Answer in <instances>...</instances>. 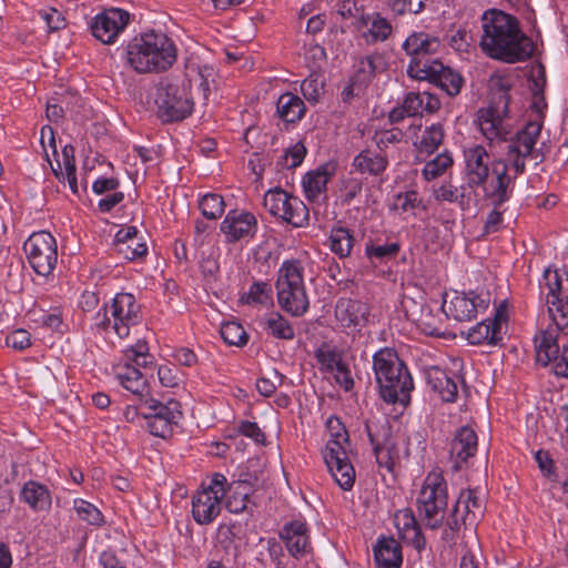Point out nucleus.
Instances as JSON below:
<instances>
[{
	"label": "nucleus",
	"mask_w": 568,
	"mask_h": 568,
	"mask_svg": "<svg viewBox=\"0 0 568 568\" xmlns=\"http://www.w3.org/2000/svg\"><path fill=\"white\" fill-rule=\"evenodd\" d=\"M479 47L489 58L506 63L529 59L534 43L527 37L516 17L498 9L484 11L480 18Z\"/></svg>",
	"instance_id": "1"
},
{
	"label": "nucleus",
	"mask_w": 568,
	"mask_h": 568,
	"mask_svg": "<svg viewBox=\"0 0 568 568\" xmlns=\"http://www.w3.org/2000/svg\"><path fill=\"white\" fill-rule=\"evenodd\" d=\"M467 184L481 187L484 195L495 206H501L513 196L515 176L505 160L491 158L481 144L463 151Z\"/></svg>",
	"instance_id": "2"
},
{
	"label": "nucleus",
	"mask_w": 568,
	"mask_h": 568,
	"mask_svg": "<svg viewBox=\"0 0 568 568\" xmlns=\"http://www.w3.org/2000/svg\"><path fill=\"white\" fill-rule=\"evenodd\" d=\"M128 64L138 73L162 72L176 61L173 40L161 31H149L134 37L125 50Z\"/></svg>",
	"instance_id": "3"
},
{
	"label": "nucleus",
	"mask_w": 568,
	"mask_h": 568,
	"mask_svg": "<svg viewBox=\"0 0 568 568\" xmlns=\"http://www.w3.org/2000/svg\"><path fill=\"white\" fill-rule=\"evenodd\" d=\"M373 369L381 398L406 406L414 389L413 377L396 351L384 347L373 355Z\"/></svg>",
	"instance_id": "4"
},
{
	"label": "nucleus",
	"mask_w": 568,
	"mask_h": 568,
	"mask_svg": "<svg viewBox=\"0 0 568 568\" xmlns=\"http://www.w3.org/2000/svg\"><path fill=\"white\" fill-rule=\"evenodd\" d=\"M142 321V305L135 295L120 292L95 313L93 327L100 333H113L119 338L124 339L130 336L131 328Z\"/></svg>",
	"instance_id": "5"
},
{
	"label": "nucleus",
	"mask_w": 568,
	"mask_h": 568,
	"mask_svg": "<svg viewBox=\"0 0 568 568\" xmlns=\"http://www.w3.org/2000/svg\"><path fill=\"white\" fill-rule=\"evenodd\" d=\"M328 439L323 449L325 465L335 483L343 490H351L354 486L356 473L351 460V444L348 433L337 417H329L326 422Z\"/></svg>",
	"instance_id": "6"
},
{
	"label": "nucleus",
	"mask_w": 568,
	"mask_h": 568,
	"mask_svg": "<svg viewBox=\"0 0 568 568\" xmlns=\"http://www.w3.org/2000/svg\"><path fill=\"white\" fill-rule=\"evenodd\" d=\"M280 306L293 316H302L308 310L304 284V266L300 260H286L278 270L276 281Z\"/></svg>",
	"instance_id": "7"
},
{
	"label": "nucleus",
	"mask_w": 568,
	"mask_h": 568,
	"mask_svg": "<svg viewBox=\"0 0 568 568\" xmlns=\"http://www.w3.org/2000/svg\"><path fill=\"white\" fill-rule=\"evenodd\" d=\"M448 505V487L443 471H429L418 491L416 506L420 519L430 529L439 528L445 519Z\"/></svg>",
	"instance_id": "8"
},
{
	"label": "nucleus",
	"mask_w": 568,
	"mask_h": 568,
	"mask_svg": "<svg viewBox=\"0 0 568 568\" xmlns=\"http://www.w3.org/2000/svg\"><path fill=\"white\" fill-rule=\"evenodd\" d=\"M154 102L156 115L164 123L186 119L192 114L194 108L189 85L170 79H164L156 84Z\"/></svg>",
	"instance_id": "9"
},
{
	"label": "nucleus",
	"mask_w": 568,
	"mask_h": 568,
	"mask_svg": "<svg viewBox=\"0 0 568 568\" xmlns=\"http://www.w3.org/2000/svg\"><path fill=\"white\" fill-rule=\"evenodd\" d=\"M227 478L221 473H214L209 481L201 485L191 500L192 518L197 525H210L222 511L223 499L226 496Z\"/></svg>",
	"instance_id": "10"
},
{
	"label": "nucleus",
	"mask_w": 568,
	"mask_h": 568,
	"mask_svg": "<svg viewBox=\"0 0 568 568\" xmlns=\"http://www.w3.org/2000/svg\"><path fill=\"white\" fill-rule=\"evenodd\" d=\"M508 106L509 94L506 90L500 89L494 93L487 106L480 108L477 111L476 123L489 145L506 142L510 134L507 123Z\"/></svg>",
	"instance_id": "11"
},
{
	"label": "nucleus",
	"mask_w": 568,
	"mask_h": 568,
	"mask_svg": "<svg viewBox=\"0 0 568 568\" xmlns=\"http://www.w3.org/2000/svg\"><path fill=\"white\" fill-rule=\"evenodd\" d=\"M144 425L149 433L160 438L172 436L183 418L181 404L174 398L160 400L148 396L143 403Z\"/></svg>",
	"instance_id": "12"
},
{
	"label": "nucleus",
	"mask_w": 568,
	"mask_h": 568,
	"mask_svg": "<svg viewBox=\"0 0 568 568\" xmlns=\"http://www.w3.org/2000/svg\"><path fill=\"white\" fill-rule=\"evenodd\" d=\"M539 292L557 331L568 335V295L564 292L561 275L557 270L544 271L539 280Z\"/></svg>",
	"instance_id": "13"
},
{
	"label": "nucleus",
	"mask_w": 568,
	"mask_h": 568,
	"mask_svg": "<svg viewBox=\"0 0 568 568\" xmlns=\"http://www.w3.org/2000/svg\"><path fill=\"white\" fill-rule=\"evenodd\" d=\"M263 205L274 217L291 224L294 227L308 225L310 210L296 195H293L281 187L268 190L264 194Z\"/></svg>",
	"instance_id": "14"
},
{
	"label": "nucleus",
	"mask_w": 568,
	"mask_h": 568,
	"mask_svg": "<svg viewBox=\"0 0 568 568\" xmlns=\"http://www.w3.org/2000/svg\"><path fill=\"white\" fill-rule=\"evenodd\" d=\"M440 108V101L427 91L409 92L404 98L400 105L395 106L388 115L390 123H399L405 118H413V122L408 125L405 134L409 139L417 138V133L422 129L420 118L424 112L433 113Z\"/></svg>",
	"instance_id": "15"
},
{
	"label": "nucleus",
	"mask_w": 568,
	"mask_h": 568,
	"mask_svg": "<svg viewBox=\"0 0 568 568\" xmlns=\"http://www.w3.org/2000/svg\"><path fill=\"white\" fill-rule=\"evenodd\" d=\"M542 121H529L519 130L507 145L506 162L511 165L515 180L525 172L526 160L537 159L536 143L540 136Z\"/></svg>",
	"instance_id": "16"
},
{
	"label": "nucleus",
	"mask_w": 568,
	"mask_h": 568,
	"mask_svg": "<svg viewBox=\"0 0 568 568\" xmlns=\"http://www.w3.org/2000/svg\"><path fill=\"white\" fill-rule=\"evenodd\" d=\"M23 251L32 270L40 276L52 274L58 263L57 241L45 231L32 233L23 244Z\"/></svg>",
	"instance_id": "17"
},
{
	"label": "nucleus",
	"mask_w": 568,
	"mask_h": 568,
	"mask_svg": "<svg viewBox=\"0 0 568 568\" xmlns=\"http://www.w3.org/2000/svg\"><path fill=\"white\" fill-rule=\"evenodd\" d=\"M536 359L541 366H550L551 372L568 379V344L558 345L554 329H542L534 338Z\"/></svg>",
	"instance_id": "18"
},
{
	"label": "nucleus",
	"mask_w": 568,
	"mask_h": 568,
	"mask_svg": "<svg viewBox=\"0 0 568 568\" xmlns=\"http://www.w3.org/2000/svg\"><path fill=\"white\" fill-rule=\"evenodd\" d=\"M489 304L490 294L487 292H455L450 297L445 294L442 311L448 318L457 322H469L476 318L478 314L486 312Z\"/></svg>",
	"instance_id": "19"
},
{
	"label": "nucleus",
	"mask_w": 568,
	"mask_h": 568,
	"mask_svg": "<svg viewBox=\"0 0 568 568\" xmlns=\"http://www.w3.org/2000/svg\"><path fill=\"white\" fill-rule=\"evenodd\" d=\"M258 223L256 216L245 210H230L220 225V232L225 242L247 243L253 240L257 233Z\"/></svg>",
	"instance_id": "20"
},
{
	"label": "nucleus",
	"mask_w": 568,
	"mask_h": 568,
	"mask_svg": "<svg viewBox=\"0 0 568 568\" xmlns=\"http://www.w3.org/2000/svg\"><path fill=\"white\" fill-rule=\"evenodd\" d=\"M484 510V499L477 489L462 490L447 525L452 530H459L462 526H475L483 517Z\"/></svg>",
	"instance_id": "21"
},
{
	"label": "nucleus",
	"mask_w": 568,
	"mask_h": 568,
	"mask_svg": "<svg viewBox=\"0 0 568 568\" xmlns=\"http://www.w3.org/2000/svg\"><path fill=\"white\" fill-rule=\"evenodd\" d=\"M130 21L128 11L112 8L94 17L91 31L95 39L104 44H112L124 31Z\"/></svg>",
	"instance_id": "22"
},
{
	"label": "nucleus",
	"mask_w": 568,
	"mask_h": 568,
	"mask_svg": "<svg viewBox=\"0 0 568 568\" xmlns=\"http://www.w3.org/2000/svg\"><path fill=\"white\" fill-rule=\"evenodd\" d=\"M507 322L506 308H496L494 317L486 318L466 333V339L471 345H497L503 339V327Z\"/></svg>",
	"instance_id": "23"
},
{
	"label": "nucleus",
	"mask_w": 568,
	"mask_h": 568,
	"mask_svg": "<svg viewBox=\"0 0 568 568\" xmlns=\"http://www.w3.org/2000/svg\"><path fill=\"white\" fill-rule=\"evenodd\" d=\"M478 449V436L470 426H462L454 435L450 444L453 468L459 470L474 457Z\"/></svg>",
	"instance_id": "24"
},
{
	"label": "nucleus",
	"mask_w": 568,
	"mask_h": 568,
	"mask_svg": "<svg viewBox=\"0 0 568 568\" xmlns=\"http://www.w3.org/2000/svg\"><path fill=\"white\" fill-rule=\"evenodd\" d=\"M307 525L300 520L287 523L280 531L287 551L296 559L304 557L311 550Z\"/></svg>",
	"instance_id": "25"
},
{
	"label": "nucleus",
	"mask_w": 568,
	"mask_h": 568,
	"mask_svg": "<svg viewBox=\"0 0 568 568\" xmlns=\"http://www.w3.org/2000/svg\"><path fill=\"white\" fill-rule=\"evenodd\" d=\"M426 378L430 388L439 395L443 402H456L458 383L463 382L462 376L456 373L449 374L438 366H432L427 369Z\"/></svg>",
	"instance_id": "26"
},
{
	"label": "nucleus",
	"mask_w": 568,
	"mask_h": 568,
	"mask_svg": "<svg viewBox=\"0 0 568 568\" xmlns=\"http://www.w3.org/2000/svg\"><path fill=\"white\" fill-rule=\"evenodd\" d=\"M334 173L335 168L327 163L304 175L302 186L310 202L321 203L326 200V186Z\"/></svg>",
	"instance_id": "27"
},
{
	"label": "nucleus",
	"mask_w": 568,
	"mask_h": 568,
	"mask_svg": "<svg viewBox=\"0 0 568 568\" xmlns=\"http://www.w3.org/2000/svg\"><path fill=\"white\" fill-rule=\"evenodd\" d=\"M369 308L364 302L342 297L335 305V317L343 327H362L368 321Z\"/></svg>",
	"instance_id": "28"
},
{
	"label": "nucleus",
	"mask_w": 568,
	"mask_h": 568,
	"mask_svg": "<svg viewBox=\"0 0 568 568\" xmlns=\"http://www.w3.org/2000/svg\"><path fill=\"white\" fill-rule=\"evenodd\" d=\"M394 525L404 541L412 545L418 551L425 548L426 539L412 509H398L394 514Z\"/></svg>",
	"instance_id": "29"
},
{
	"label": "nucleus",
	"mask_w": 568,
	"mask_h": 568,
	"mask_svg": "<svg viewBox=\"0 0 568 568\" xmlns=\"http://www.w3.org/2000/svg\"><path fill=\"white\" fill-rule=\"evenodd\" d=\"M410 60L418 58L434 57L440 49V41L437 37L419 31L409 34L402 45Z\"/></svg>",
	"instance_id": "30"
},
{
	"label": "nucleus",
	"mask_w": 568,
	"mask_h": 568,
	"mask_svg": "<svg viewBox=\"0 0 568 568\" xmlns=\"http://www.w3.org/2000/svg\"><path fill=\"white\" fill-rule=\"evenodd\" d=\"M373 552L376 568H402V547L394 537H379Z\"/></svg>",
	"instance_id": "31"
},
{
	"label": "nucleus",
	"mask_w": 568,
	"mask_h": 568,
	"mask_svg": "<svg viewBox=\"0 0 568 568\" xmlns=\"http://www.w3.org/2000/svg\"><path fill=\"white\" fill-rule=\"evenodd\" d=\"M114 375L119 384L134 397H148L149 385L139 368L132 365H116Z\"/></svg>",
	"instance_id": "32"
},
{
	"label": "nucleus",
	"mask_w": 568,
	"mask_h": 568,
	"mask_svg": "<svg viewBox=\"0 0 568 568\" xmlns=\"http://www.w3.org/2000/svg\"><path fill=\"white\" fill-rule=\"evenodd\" d=\"M20 500L36 513H47L52 505V496L49 488L36 480L23 484L20 490Z\"/></svg>",
	"instance_id": "33"
},
{
	"label": "nucleus",
	"mask_w": 568,
	"mask_h": 568,
	"mask_svg": "<svg viewBox=\"0 0 568 568\" xmlns=\"http://www.w3.org/2000/svg\"><path fill=\"white\" fill-rule=\"evenodd\" d=\"M275 113L285 124H296L305 116L306 106L297 94L285 92L276 100Z\"/></svg>",
	"instance_id": "34"
},
{
	"label": "nucleus",
	"mask_w": 568,
	"mask_h": 568,
	"mask_svg": "<svg viewBox=\"0 0 568 568\" xmlns=\"http://www.w3.org/2000/svg\"><path fill=\"white\" fill-rule=\"evenodd\" d=\"M352 166L361 174L379 176L386 171L388 159L379 151L365 149L354 156Z\"/></svg>",
	"instance_id": "35"
},
{
	"label": "nucleus",
	"mask_w": 568,
	"mask_h": 568,
	"mask_svg": "<svg viewBox=\"0 0 568 568\" xmlns=\"http://www.w3.org/2000/svg\"><path fill=\"white\" fill-rule=\"evenodd\" d=\"M359 27L366 29L365 36L371 42H384L393 32L392 23L379 12H362Z\"/></svg>",
	"instance_id": "36"
},
{
	"label": "nucleus",
	"mask_w": 568,
	"mask_h": 568,
	"mask_svg": "<svg viewBox=\"0 0 568 568\" xmlns=\"http://www.w3.org/2000/svg\"><path fill=\"white\" fill-rule=\"evenodd\" d=\"M119 365H132L136 368H148L154 365V356L150 353L145 339H138L133 345L122 351V359Z\"/></svg>",
	"instance_id": "37"
},
{
	"label": "nucleus",
	"mask_w": 568,
	"mask_h": 568,
	"mask_svg": "<svg viewBox=\"0 0 568 568\" xmlns=\"http://www.w3.org/2000/svg\"><path fill=\"white\" fill-rule=\"evenodd\" d=\"M240 302L253 307H266L271 305L273 302L272 285L263 281L253 282L248 290L241 295Z\"/></svg>",
	"instance_id": "38"
},
{
	"label": "nucleus",
	"mask_w": 568,
	"mask_h": 568,
	"mask_svg": "<svg viewBox=\"0 0 568 568\" xmlns=\"http://www.w3.org/2000/svg\"><path fill=\"white\" fill-rule=\"evenodd\" d=\"M443 70V63L433 58H418L416 60H410L407 67V74L418 81H428L437 75L439 71Z\"/></svg>",
	"instance_id": "39"
},
{
	"label": "nucleus",
	"mask_w": 568,
	"mask_h": 568,
	"mask_svg": "<svg viewBox=\"0 0 568 568\" xmlns=\"http://www.w3.org/2000/svg\"><path fill=\"white\" fill-rule=\"evenodd\" d=\"M262 327L275 338L291 341L295 336L294 326L278 312H272L262 320Z\"/></svg>",
	"instance_id": "40"
},
{
	"label": "nucleus",
	"mask_w": 568,
	"mask_h": 568,
	"mask_svg": "<svg viewBox=\"0 0 568 568\" xmlns=\"http://www.w3.org/2000/svg\"><path fill=\"white\" fill-rule=\"evenodd\" d=\"M231 495L226 499V508L233 514H240L246 509L248 496L252 491L251 485L247 481L239 480L229 483L226 486V493Z\"/></svg>",
	"instance_id": "41"
},
{
	"label": "nucleus",
	"mask_w": 568,
	"mask_h": 568,
	"mask_svg": "<svg viewBox=\"0 0 568 568\" xmlns=\"http://www.w3.org/2000/svg\"><path fill=\"white\" fill-rule=\"evenodd\" d=\"M315 357L321 366V371L329 373L346 371V364L342 361V354L335 346L323 344L315 351Z\"/></svg>",
	"instance_id": "42"
},
{
	"label": "nucleus",
	"mask_w": 568,
	"mask_h": 568,
	"mask_svg": "<svg viewBox=\"0 0 568 568\" xmlns=\"http://www.w3.org/2000/svg\"><path fill=\"white\" fill-rule=\"evenodd\" d=\"M354 245V237L351 231L339 226L332 229L328 236V247L341 258L347 257Z\"/></svg>",
	"instance_id": "43"
},
{
	"label": "nucleus",
	"mask_w": 568,
	"mask_h": 568,
	"mask_svg": "<svg viewBox=\"0 0 568 568\" xmlns=\"http://www.w3.org/2000/svg\"><path fill=\"white\" fill-rule=\"evenodd\" d=\"M444 140V129L439 123H434L423 131L418 141H414V145L419 153L432 154L434 153Z\"/></svg>",
	"instance_id": "44"
},
{
	"label": "nucleus",
	"mask_w": 568,
	"mask_h": 568,
	"mask_svg": "<svg viewBox=\"0 0 568 568\" xmlns=\"http://www.w3.org/2000/svg\"><path fill=\"white\" fill-rule=\"evenodd\" d=\"M454 164L452 153L444 151L432 160L427 161L422 169V176L430 182L440 178Z\"/></svg>",
	"instance_id": "45"
},
{
	"label": "nucleus",
	"mask_w": 568,
	"mask_h": 568,
	"mask_svg": "<svg viewBox=\"0 0 568 568\" xmlns=\"http://www.w3.org/2000/svg\"><path fill=\"white\" fill-rule=\"evenodd\" d=\"M432 83L438 85L449 97L459 94L464 83L463 77L443 64V70L435 75Z\"/></svg>",
	"instance_id": "46"
},
{
	"label": "nucleus",
	"mask_w": 568,
	"mask_h": 568,
	"mask_svg": "<svg viewBox=\"0 0 568 568\" xmlns=\"http://www.w3.org/2000/svg\"><path fill=\"white\" fill-rule=\"evenodd\" d=\"M400 251V244L397 241L377 244L369 241L365 245V255L372 262H384L395 258Z\"/></svg>",
	"instance_id": "47"
},
{
	"label": "nucleus",
	"mask_w": 568,
	"mask_h": 568,
	"mask_svg": "<svg viewBox=\"0 0 568 568\" xmlns=\"http://www.w3.org/2000/svg\"><path fill=\"white\" fill-rule=\"evenodd\" d=\"M73 510L79 519L85 521L88 525L98 527L104 525V516L101 510L85 499L75 498L73 500Z\"/></svg>",
	"instance_id": "48"
},
{
	"label": "nucleus",
	"mask_w": 568,
	"mask_h": 568,
	"mask_svg": "<svg viewBox=\"0 0 568 568\" xmlns=\"http://www.w3.org/2000/svg\"><path fill=\"white\" fill-rule=\"evenodd\" d=\"M368 435L371 443L374 446L377 464L387 470H392L396 455L394 443L390 439H385L384 443H379L371 433Z\"/></svg>",
	"instance_id": "49"
},
{
	"label": "nucleus",
	"mask_w": 568,
	"mask_h": 568,
	"mask_svg": "<svg viewBox=\"0 0 568 568\" xmlns=\"http://www.w3.org/2000/svg\"><path fill=\"white\" fill-rule=\"evenodd\" d=\"M422 199L415 191L400 192L394 196L393 210L399 214L415 215V211L422 206Z\"/></svg>",
	"instance_id": "50"
},
{
	"label": "nucleus",
	"mask_w": 568,
	"mask_h": 568,
	"mask_svg": "<svg viewBox=\"0 0 568 568\" xmlns=\"http://www.w3.org/2000/svg\"><path fill=\"white\" fill-rule=\"evenodd\" d=\"M199 206L202 214L210 220L221 217L225 210V203L222 195L216 193H207L203 195L200 200Z\"/></svg>",
	"instance_id": "51"
},
{
	"label": "nucleus",
	"mask_w": 568,
	"mask_h": 568,
	"mask_svg": "<svg viewBox=\"0 0 568 568\" xmlns=\"http://www.w3.org/2000/svg\"><path fill=\"white\" fill-rule=\"evenodd\" d=\"M220 333L224 342L231 346L241 347L248 341V336L244 327L236 322H226L222 324Z\"/></svg>",
	"instance_id": "52"
},
{
	"label": "nucleus",
	"mask_w": 568,
	"mask_h": 568,
	"mask_svg": "<svg viewBox=\"0 0 568 568\" xmlns=\"http://www.w3.org/2000/svg\"><path fill=\"white\" fill-rule=\"evenodd\" d=\"M306 155V148L297 142L288 148L280 158L277 165L281 169L292 170L300 166Z\"/></svg>",
	"instance_id": "53"
},
{
	"label": "nucleus",
	"mask_w": 568,
	"mask_h": 568,
	"mask_svg": "<svg viewBox=\"0 0 568 568\" xmlns=\"http://www.w3.org/2000/svg\"><path fill=\"white\" fill-rule=\"evenodd\" d=\"M301 92L303 97L312 104L318 102L323 91L324 82L316 74H311L301 82Z\"/></svg>",
	"instance_id": "54"
},
{
	"label": "nucleus",
	"mask_w": 568,
	"mask_h": 568,
	"mask_svg": "<svg viewBox=\"0 0 568 568\" xmlns=\"http://www.w3.org/2000/svg\"><path fill=\"white\" fill-rule=\"evenodd\" d=\"M404 133L398 128L385 129L375 131L372 136L373 142L378 148L379 152L383 153L384 150L389 148L390 145H395L403 140Z\"/></svg>",
	"instance_id": "55"
},
{
	"label": "nucleus",
	"mask_w": 568,
	"mask_h": 568,
	"mask_svg": "<svg viewBox=\"0 0 568 568\" xmlns=\"http://www.w3.org/2000/svg\"><path fill=\"white\" fill-rule=\"evenodd\" d=\"M363 190V181L359 178L347 176L341 181L339 199L342 203L349 204L354 201Z\"/></svg>",
	"instance_id": "56"
},
{
	"label": "nucleus",
	"mask_w": 568,
	"mask_h": 568,
	"mask_svg": "<svg viewBox=\"0 0 568 568\" xmlns=\"http://www.w3.org/2000/svg\"><path fill=\"white\" fill-rule=\"evenodd\" d=\"M388 6L396 16L418 14L425 8L424 0H388Z\"/></svg>",
	"instance_id": "57"
},
{
	"label": "nucleus",
	"mask_w": 568,
	"mask_h": 568,
	"mask_svg": "<svg viewBox=\"0 0 568 568\" xmlns=\"http://www.w3.org/2000/svg\"><path fill=\"white\" fill-rule=\"evenodd\" d=\"M119 253L129 261H135L148 254V246L144 242L136 239L134 242H129L126 245H119Z\"/></svg>",
	"instance_id": "58"
},
{
	"label": "nucleus",
	"mask_w": 568,
	"mask_h": 568,
	"mask_svg": "<svg viewBox=\"0 0 568 568\" xmlns=\"http://www.w3.org/2000/svg\"><path fill=\"white\" fill-rule=\"evenodd\" d=\"M435 199L437 201L456 203L463 201L464 193L462 189L453 185L452 183H444L435 191Z\"/></svg>",
	"instance_id": "59"
},
{
	"label": "nucleus",
	"mask_w": 568,
	"mask_h": 568,
	"mask_svg": "<svg viewBox=\"0 0 568 568\" xmlns=\"http://www.w3.org/2000/svg\"><path fill=\"white\" fill-rule=\"evenodd\" d=\"M158 378L163 387L174 388L181 383L178 369L170 365H161L158 368Z\"/></svg>",
	"instance_id": "60"
},
{
	"label": "nucleus",
	"mask_w": 568,
	"mask_h": 568,
	"mask_svg": "<svg viewBox=\"0 0 568 568\" xmlns=\"http://www.w3.org/2000/svg\"><path fill=\"white\" fill-rule=\"evenodd\" d=\"M41 18L44 20L49 31H58L65 26V19L62 13L54 9L48 8L40 12Z\"/></svg>",
	"instance_id": "61"
},
{
	"label": "nucleus",
	"mask_w": 568,
	"mask_h": 568,
	"mask_svg": "<svg viewBox=\"0 0 568 568\" xmlns=\"http://www.w3.org/2000/svg\"><path fill=\"white\" fill-rule=\"evenodd\" d=\"M7 345L17 351H23L31 346V335L26 329H16L7 336Z\"/></svg>",
	"instance_id": "62"
},
{
	"label": "nucleus",
	"mask_w": 568,
	"mask_h": 568,
	"mask_svg": "<svg viewBox=\"0 0 568 568\" xmlns=\"http://www.w3.org/2000/svg\"><path fill=\"white\" fill-rule=\"evenodd\" d=\"M237 429L240 434L253 439L256 444H263L265 442L264 433L254 422L243 420L240 423Z\"/></svg>",
	"instance_id": "63"
},
{
	"label": "nucleus",
	"mask_w": 568,
	"mask_h": 568,
	"mask_svg": "<svg viewBox=\"0 0 568 568\" xmlns=\"http://www.w3.org/2000/svg\"><path fill=\"white\" fill-rule=\"evenodd\" d=\"M171 356L181 366L193 367L197 364L196 354L189 347H179L173 351Z\"/></svg>",
	"instance_id": "64"
}]
</instances>
